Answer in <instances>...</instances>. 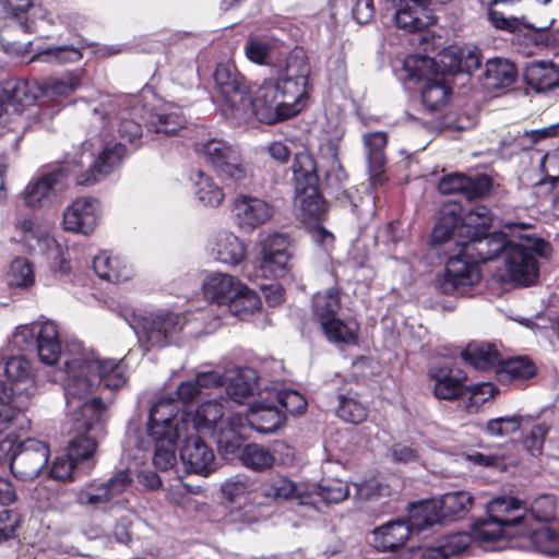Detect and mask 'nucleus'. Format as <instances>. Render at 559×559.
<instances>
[{"label": "nucleus", "mask_w": 559, "mask_h": 559, "mask_svg": "<svg viewBox=\"0 0 559 559\" xmlns=\"http://www.w3.org/2000/svg\"><path fill=\"white\" fill-rule=\"evenodd\" d=\"M258 384V374L253 368H238L229 378L226 393L236 403H242L253 393Z\"/></svg>", "instance_id": "nucleus-44"}, {"label": "nucleus", "mask_w": 559, "mask_h": 559, "mask_svg": "<svg viewBox=\"0 0 559 559\" xmlns=\"http://www.w3.org/2000/svg\"><path fill=\"white\" fill-rule=\"evenodd\" d=\"M155 442V450L153 463L155 467L166 471L173 467L176 463L175 445L177 440H168L162 438L160 440H153Z\"/></svg>", "instance_id": "nucleus-62"}, {"label": "nucleus", "mask_w": 559, "mask_h": 559, "mask_svg": "<svg viewBox=\"0 0 559 559\" xmlns=\"http://www.w3.org/2000/svg\"><path fill=\"white\" fill-rule=\"evenodd\" d=\"M311 491L314 493V502L320 497L326 503H338L348 497L349 487L341 479L323 478L319 483L317 490Z\"/></svg>", "instance_id": "nucleus-57"}, {"label": "nucleus", "mask_w": 559, "mask_h": 559, "mask_svg": "<svg viewBox=\"0 0 559 559\" xmlns=\"http://www.w3.org/2000/svg\"><path fill=\"white\" fill-rule=\"evenodd\" d=\"M403 69L409 79H429L437 75V61L421 55H409L403 61Z\"/></svg>", "instance_id": "nucleus-59"}, {"label": "nucleus", "mask_w": 559, "mask_h": 559, "mask_svg": "<svg viewBox=\"0 0 559 559\" xmlns=\"http://www.w3.org/2000/svg\"><path fill=\"white\" fill-rule=\"evenodd\" d=\"M213 78L217 90V108L231 123L235 117H242L246 112L240 105L249 88L247 81L230 61L218 63Z\"/></svg>", "instance_id": "nucleus-12"}, {"label": "nucleus", "mask_w": 559, "mask_h": 559, "mask_svg": "<svg viewBox=\"0 0 559 559\" xmlns=\"http://www.w3.org/2000/svg\"><path fill=\"white\" fill-rule=\"evenodd\" d=\"M4 373L16 388L17 397L14 401L21 407H28L31 397L36 393L37 388L33 376L31 362L22 356H12L4 365Z\"/></svg>", "instance_id": "nucleus-27"}, {"label": "nucleus", "mask_w": 559, "mask_h": 559, "mask_svg": "<svg viewBox=\"0 0 559 559\" xmlns=\"http://www.w3.org/2000/svg\"><path fill=\"white\" fill-rule=\"evenodd\" d=\"M230 211L239 228L252 231L271 219L274 206L262 198L240 193L233 199Z\"/></svg>", "instance_id": "nucleus-18"}, {"label": "nucleus", "mask_w": 559, "mask_h": 559, "mask_svg": "<svg viewBox=\"0 0 559 559\" xmlns=\"http://www.w3.org/2000/svg\"><path fill=\"white\" fill-rule=\"evenodd\" d=\"M254 483L246 476H235L222 486V493L229 502H241L253 490Z\"/></svg>", "instance_id": "nucleus-60"}, {"label": "nucleus", "mask_w": 559, "mask_h": 559, "mask_svg": "<svg viewBox=\"0 0 559 559\" xmlns=\"http://www.w3.org/2000/svg\"><path fill=\"white\" fill-rule=\"evenodd\" d=\"M224 405L217 400L201 403L194 413H182L181 425L185 432L210 433L218 443V435L227 430L228 417L223 420Z\"/></svg>", "instance_id": "nucleus-17"}, {"label": "nucleus", "mask_w": 559, "mask_h": 559, "mask_svg": "<svg viewBox=\"0 0 559 559\" xmlns=\"http://www.w3.org/2000/svg\"><path fill=\"white\" fill-rule=\"evenodd\" d=\"M340 307V292L336 288L319 292L312 298L313 316L326 338L332 343L353 344L357 340L358 324L354 320L336 318Z\"/></svg>", "instance_id": "nucleus-10"}, {"label": "nucleus", "mask_w": 559, "mask_h": 559, "mask_svg": "<svg viewBox=\"0 0 559 559\" xmlns=\"http://www.w3.org/2000/svg\"><path fill=\"white\" fill-rule=\"evenodd\" d=\"M292 168L295 179V189H304V187L309 188L313 185H318L319 178L316 162L308 152H298L295 155Z\"/></svg>", "instance_id": "nucleus-50"}, {"label": "nucleus", "mask_w": 559, "mask_h": 559, "mask_svg": "<svg viewBox=\"0 0 559 559\" xmlns=\"http://www.w3.org/2000/svg\"><path fill=\"white\" fill-rule=\"evenodd\" d=\"M462 358L479 370L498 368L500 360L499 352L489 343L472 342L462 352Z\"/></svg>", "instance_id": "nucleus-41"}, {"label": "nucleus", "mask_w": 559, "mask_h": 559, "mask_svg": "<svg viewBox=\"0 0 559 559\" xmlns=\"http://www.w3.org/2000/svg\"><path fill=\"white\" fill-rule=\"evenodd\" d=\"M197 200L205 206L217 207L225 199L223 189L212 177L199 170L191 176Z\"/></svg>", "instance_id": "nucleus-45"}, {"label": "nucleus", "mask_w": 559, "mask_h": 559, "mask_svg": "<svg viewBox=\"0 0 559 559\" xmlns=\"http://www.w3.org/2000/svg\"><path fill=\"white\" fill-rule=\"evenodd\" d=\"M262 493L274 500H297L298 506L306 509V516L317 513L314 493L305 483H295L285 476H273L263 484Z\"/></svg>", "instance_id": "nucleus-21"}, {"label": "nucleus", "mask_w": 559, "mask_h": 559, "mask_svg": "<svg viewBox=\"0 0 559 559\" xmlns=\"http://www.w3.org/2000/svg\"><path fill=\"white\" fill-rule=\"evenodd\" d=\"M82 48L83 46L76 47L72 45L48 47L45 50L38 51L32 58V61H41L56 64L78 62L83 57L81 51Z\"/></svg>", "instance_id": "nucleus-52"}, {"label": "nucleus", "mask_w": 559, "mask_h": 559, "mask_svg": "<svg viewBox=\"0 0 559 559\" xmlns=\"http://www.w3.org/2000/svg\"><path fill=\"white\" fill-rule=\"evenodd\" d=\"M84 70L67 71L60 76H50L40 82L41 96L59 99L72 95L82 86Z\"/></svg>", "instance_id": "nucleus-35"}, {"label": "nucleus", "mask_w": 559, "mask_h": 559, "mask_svg": "<svg viewBox=\"0 0 559 559\" xmlns=\"http://www.w3.org/2000/svg\"><path fill=\"white\" fill-rule=\"evenodd\" d=\"M11 344L20 352L36 346L39 360L47 366H53L61 355L59 332L50 320L19 325L12 334Z\"/></svg>", "instance_id": "nucleus-11"}, {"label": "nucleus", "mask_w": 559, "mask_h": 559, "mask_svg": "<svg viewBox=\"0 0 559 559\" xmlns=\"http://www.w3.org/2000/svg\"><path fill=\"white\" fill-rule=\"evenodd\" d=\"M437 500L421 501L412 504L408 511L407 523L413 531H424L443 522Z\"/></svg>", "instance_id": "nucleus-42"}, {"label": "nucleus", "mask_w": 559, "mask_h": 559, "mask_svg": "<svg viewBox=\"0 0 559 559\" xmlns=\"http://www.w3.org/2000/svg\"><path fill=\"white\" fill-rule=\"evenodd\" d=\"M338 406L335 409L336 416L350 424H360L367 418V407L355 396L338 395Z\"/></svg>", "instance_id": "nucleus-58"}, {"label": "nucleus", "mask_w": 559, "mask_h": 559, "mask_svg": "<svg viewBox=\"0 0 559 559\" xmlns=\"http://www.w3.org/2000/svg\"><path fill=\"white\" fill-rule=\"evenodd\" d=\"M524 76L533 88L539 92L559 88V69L552 63L534 61L526 66Z\"/></svg>", "instance_id": "nucleus-37"}, {"label": "nucleus", "mask_w": 559, "mask_h": 559, "mask_svg": "<svg viewBox=\"0 0 559 559\" xmlns=\"http://www.w3.org/2000/svg\"><path fill=\"white\" fill-rule=\"evenodd\" d=\"M131 484L128 471H119L107 481L88 484L78 492L76 500L82 506L97 508L122 493Z\"/></svg>", "instance_id": "nucleus-26"}, {"label": "nucleus", "mask_w": 559, "mask_h": 559, "mask_svg": "<svg viewBox=\"0 0 559 559\" xmlns=\"http://www.w3.org/2000/svg\"><path fill=\"white\" fill-rule=\"evenodd\" d=\"M413 530L405 520H393L372 531V545L382 551H394L409 538Z\"/></svg>", "instance_id": "nucleus-32"}, {"label": "nucleus", "mask_w": 559, "mask_h": 559, "mask_svg": "<svg viewBox=\"0 0 559 559\" xmlns=\"http://www.w3.org/2000/svg\"><path fill=\"white\" fill-rule=\"evenodd\" d=\"M504 254L506 277L511 283L526 287L537 281V257H549L550 246L540 238L526 239L524 243L510 242Z\"/></svg>", "instance_id": "nucleus-8"}, {"label": "nucleus", "mask_w": 559, "mask_h": 559, "mask_svg": "<svg viewBox=\"0 0 559 559\" xmlns=\"http://www.w3.org/2000/svg\"><path fill=\"white\" fill-rule=\"evenodd\" d=\"M224 384L222 374L216 371L198 372L194 379L181 382L177 388V395L183 403L192 402L195 397L206 394V390Z\"/></svg>", "instance_id": "nucleus-39"}, {"label": "nucleus", "mask_w": 559, "mask_h": 559, "mask_svg": "<svg viewBox=\"0 0 559 559\" xmlns=\"http://www.w3.org/2000/svg\"><path fill=\"white\" fill-rule=\"evenodd\" d=\"M531 542L534 547L548 556L559 555V527L542 526L531 532Z\"/></svg>", "instance_id": "nucleus-55"}, {"label": "nucleus", "mask_w": 559, "mask_h": 559, "mask_svg": "<svg viewBox=\"0 0 559 559\" xmlns=\"http://www.w3.org/2000/svg\"><path fill=\"white\" fill-rule=\"evenodd\" d=\"M37 10L32 0H0V20L19 21L26 33L35 29L28 14L35 15Z\"/></svg>", "instance_id": "nucleus-47"}, {"label": "nucleus", "mask_w": 559, "mask_h": 559, "mask_svg": "<svg viewBox=\"0 0 559 559\" xmlns=\"http://www.w3.org/2000/svg\"><path fill=\"white\" fill-rule=\"evenodd\" d=\"M362 141L366 148L371 179L377 181L381 175V168L385 163L384 147L388 143L386 134L381 131L366 133L362 135Z\"/></svg>", "instance_id": "nucleus-46"}, {"label": "nucleus", "mask_w": 559, "mask_h": 559, "mask_svg": "<svg viewBox=\"0 0 559 559\" xmlns=\"http://www.w3.org/2000/svg\"><path fill=\"white\" fill-rule=\"evenodd\" d=\"M289 241L286 236L274 234L267 236L261 243L260 270L265 277H281L288 270Z\"/></svg>", "instance_id": "nucleus-23"}, {"label": "nucleus", "mask_w": 559, "mask_h": 559, "mask_svg": "<svg viewBox=\"0 0 559 559\" xmlns=\"http://www.w3.org/2000/svg\"><path fill=\"white\" fill-rule=\"evenodd\" d=\"M185 124L181 109L174 105L165 106L151 115L148 130L166 135L176 134Z\"/></svg>", "instance_id": "nucleus-43"}, {"label": "nucleus", "mask_w": 559, "mask_h": 559, "mask_svg": "<svg viewBox=\"0 0 559 559\" xmlns=\"http://www.w3.org/2000/svg\"><path fill=\"white\" fill-rule=\"evenodd\" d=\"M487 227H472L466 241H457L463 250V255L473 259L477 264L486 263L506 252L510 242L506 234L492 233L483 235L481 229Z\"/></svg>", "instance_id": "nucleus-20"}, {"label": "nucleus", "mask_w": 559, "mask_h": 559, "mask_svg": "<svg viewBox=\"0 0 559 559\" xmlns=\"http://www.w3.org/2000/svg\"><path fill=\"white\" fill-rule=\"evenodd\" d=\"M451 94V87L444 80H430L428 79L421 90V99L424 106L433 111L443 106Z\"/></svg>", "instance_id": "nucleus-54"}, {"label": "nucleus", "mask_w": 559, "mask_h": 559, "mask_svg": "<svg viewBox=\"0 0 559 559\" xmlns=\"http://www.w3.org/2000/svg\"><path fill=\"white\" fill-rule=\"evenodd\" d=\"M194 150L224 180L241 182L250 176L241 150L233 143L213 138L195 143Z\"/></svg>", "instance_id": "nucleus-9"}, {"label": "nucleus", "mask_w": 559, "mask_h": 559, "mask_svg": "<svg viewBox=\"0 0 559 559\" xmlns=\"http://www.w3.org/2000/svg\"><path fill=\"white\" fill-rule=\"evenodd\" d=\"M531 426L530 432L523 438L522 443L525 450L533 456H537L543 451L545 438L550 430V424L542 420L528 425Z\"/></svg>", "instance_id": "nucleus-61"}, {"label": "nucleus", "mask_w": 559, "mask_h": 559, "mask_svg": "<svg viewBox=\"0 0 559 559\" xmlns=\"http://www.w3.org/2000/svg\"><path fill=\"white\" fill-rule=\"evenodd\" d=\"M462 48L450 46L443 49L437 61V74L457 73L461 72Z\"/></svg>", "instance_id": "nucleus-64"}, {"label": "nucleus", "mask_w": 559, "mask_h": 559, "mask_svg": "<svg viewBox=\"0 0 559 559\" xmlns=\"http://www.w3.org/2000/svg\"><path fill=\"white\" fill-rule=\"evenodd\" d=\"M116 99L106 97L99 106L93 108L92 124L94 131L99 135H110L115 132L117 124V133L121 140L130 143L134 142L142 134V128L139 122L131 118V112L127 109L119 110Z\"/></svg>", "instance_id": "nucleus-13"}, {"label": "nucleus", "mask_w": 559, "mask_h": 559, "mask_svg": "<svg viewBox=\"0 0 559 559\" xmlns=\"http://www.w3.org/2000/svg\"><path fill=\"white\" fill-rule=\"evenodd\" d=\"M488 518L476 521L472 533L459 532L444 536L439 545L448 559L467 551L472 540L485 550L501 549L504 539L523 534L522 522L526 520V507L514 497H498L487 504Z\"/></svg>", "instance_id": "nucleus-4"}, {"label": "nucleus", "mask_w": 559, "mask_h": 559, "mask_svg": "<svg viewBox=\"0 0 559 559\" xmlns=\"http://www.w3.org/2000/svg\"><path fill=\"white\" fill-rule=\"evenodd\" d=\"M63 365V368L53 371L51 381L61 384L66 403L72 409L94 401L102 402L99 397H88L98 385L118 390L128 381L123 359L102 358L95 350L85 348L81 343L72 345L71 354H66Z\"/></svg>", "instance_id": "nucleus-2"}, {"label": "nucleus", "mask_w": 559, "mask_h": 559, "mask_svg": "<svg viewBox=\"0 0 559 559\" xmlns=\"http://www.w3.org/2000/svg\"><path fill=\"white\" fill-rule=\"evenodd\" d=\"M491 180L486 175L467 177L464 174L453 173L443 176L438 185L441 194H463L467 200L480 198L490 189Z\"/></svg>", "instance_id": "nucleus-28"}, {"label": "nucleus", "mask_w": 559, "mask_h": 559, "mask_svg": "<svg viewBox=\"0 0 559 559\" xmlns=\"http://www.w3.org/2000/svg\"><path fill=\"white\" fill-rule=\"evenodd\" d=\"M518 71L508 59L493 58L486 62L483 74L484 86L488 90L508 87L516 80Z\"/></svg>", "instance_id": "nucleus-36"}, {"label": "nucleus", "mask_w": 559, "mask_h": 559, "mask_svg": "<svg viewBox=\"0 0 559 559\" xmlns=\"http://www.w3.org/2000/svg\"><path fill=\"white\" fill-rule=\"evenodd\" d=\"M308 74L309 68L302 60H290L281 78L264 80L253 92L248 88L240 105L246 112L235 117L231 124L252 119L274 124L298 114L307 96Z\"/></svg>", "instance_id": "nucleus-3"}, {"label": "nucleus", "mask_w": 559, "mask_h": 559, "mask_svg": "<svg viewBox=\"0 0 559 559\" xmlns=\"http://www.w3.org/2000/svg\"><path fill=\"white\" fill-rule=\"evenodd\" d=\"M207 251L215 260L229 265H237L247 254L246 245L230 231L217 233L209 242Z\"/></svg>", "instance_id": "nucleus-30"}, {"label": "nucleus", "mask_w": 559, "mask_h": 559, "mask_svg": "<svg viewBox=\"0 0 559 559\" xmlns=\"http://www.w3.org/2000/svg\"><path fill=\"white\" fill-rule=\"evenodd\" d=\"M7 283L12 288L27 289L35 284V273L32 264L24 258L11 262L7 273Z\"/></svg>", "instance_id": "nucleus-53"}, {"label": "nucleus", "mask_w": 559, "mask_h": 559, "mask_svg": "<svg viewBox=\"0 0 559 559\" xmlns=\"http://www.w3.org/2000/svg\"><path fill=\"white\" fill-rule=\"evenodd\" d=\"M16 228L22 233L23 241L29 250L47 254L57 259L61 250L57 241L50 236V225L35 216L20 219Z\"/></svg>", "instance_id": "nucleus-24"}, {"label": "nucleus", "mask_w": 559, "mask_h": 559, "mask_svg": "<svg viewBox=\"0 0 559 559\" xmlns=\"http://www.w3.org/2000/svg\"><path fill=\"white\" fill-rule=\"evenodd\" d=\"M492 222L490 210L485 204L472 205L464 217L457 204H448L441 207L438 221L432 229V237H441L442 227L451 228L457 236L468 234L472 227H489Z\"/></svg>", "instance_id": "nucleus-14"}, {"label": "nucleus", "mask_w": 559, "mask_h": 559, "mask_svg": "<svg viewBox=\"0 0 559 559\" xmlns=\"http://www.w3.org/2000/svg\"><path fill=\"white\" fill-rule=\"evenodd\" d=\"M48 445L36 439H26L19 442L17 452L11 457L12 475L23 481L35 479L49 459Z\"/></svg>", "instance_id": "nucleus-16"}, {"label": "nucleus", "mask_w": 559, "mask_h": 559, "mask_svg": "<svg viewBox=\"0 0 559 559\" xmlns=\"http://www.w3.org/2000/svg\"><path fill=\"white\" fill-rule=\"evenodd\" d=\"M0 88L13 112H19L22 108L34 104L37 97L41 95L40 82L38 81L17 80L8 82Z\"/></svg>", "instance_id": "nucleus-34"}, {"label": "nucleus", "mask_w": 559, "mask_h": 559, "mask_svg": "<svg viewBox=\"0 0 559 559\" xmlns=\"http://www.w3.org/2000/svg\"><path fill=\"white\" fill-rule=\"evenodd\" d=\"M295 206L304 221L322 219L326 213V203L319 193L318 185L295 189Z\"/></svg>", "instance_id": "nucleus-38"}, {"label": "nucleus", "mask_w": 559, "mask_h": 559, "mask_svg": "<svg viewBox=\"0 0 559 559\" xmlns=\"http://www.w3.org/2000/svg\"><path fill=\"white\" fill-rule=\"evenodd\" d=\"M180 459L188 472L207 476L214 469V452L193 431L183 432Z\"/></svg>", "instance_id": "nucleus-25"}, {"label": "nucleus", "mask_w": 559, "mask_h": 559, "mask_svg": "<svg viewBox=\"0 0 559 559\" xmlns=\"http://www.w3.org/2000/svg\"><path fill=\"white\" fill-rule=\"evenodd\" d=\"M99 221V205L96 199L81 197L69 204L62 215V228L66 231L91 235Z\"/></svg>", "instance_id": "nucleus-22"}, {"label": "nucleus", "mask_w": 559, "mask_h": 559, "mask_svg": "<svg viewBox=\"0 0 559 559\" xmlns=\"http://www.w3.org/2000/svg\"><path fill=\"white\" fill-rule=\"evenodd\" d=\"M532 421L530 415H510L489 419L486 424L485 431L488 436L495 438L508 437L521 428L528 427Z\"/></svg>", "instance_id": "nucleus-51"}, {"label": "nucleus", "mask_w": 559, "mask_h": 559, "mask_svg": "<svg viewBox=\"0 0 559 559\" xmlns=\"http://www.w3.org/2000/svg\"><path fill=\"white\" fill-rule=\"evenodd\" d=\"M127 150L120 142L86 140L80 159L45 173L25 187L23 201L31 209L50 206L61 192L64 181L72 177L76 185L91 186L109 175L126 157Z\"/></svg>", "instance_id": "nucleus-1"}, {"label": "nucleus", "mask_w": 559, "mask_h": 559, "mask_svg": "<svg viewBox=\"0 0 559 559\" xmlns=\"http://www.w3.org/2000/svg\"><path fill=\"white\" fill-rule=\"evenodd\" d=\"M236 292L237 296H233L230 302L226 306L228 311L240 320L248 319L261 307V300L258 294L248 288L245 284Z\"/></svg>", "instance_id": "nucleus-49"}, {"label": "nucleus", "mask_w": 559, "mask_h": 559, "mask_svg": "<svg viewBox=\"0 0 559 559\" xmlns=\"http://www.w3.org/2000/svg\"><path fill=\"white\" fill-rule=\"evenodd\" d=\"M437 502L444 521L464 516L473 504V497L468 491H452L444 493Z\"/></svg>", "instance_id": "nucleus-48"}, {"label": "nucleus", "mask_w": 559, "mask_h": 559, "mask_svg": "<svg viewBox=\"0 0 559 559\" xmlns=\"http://www.w3.org/2000/svg\"><path fill=\"white\" fill-rule=\"evenodd\" d=\"M240 460L246 467L257 472L270 468L274 463L270 451L257 443L247 444L241 450Z\"/></svg>", "instance_id": "nucleus-56"}, {"label": "nucleus", "mask_w": 559, "mask_h": 559, "mask_svg": "<svg viewBox=\"0 0 559 559\" xmlns=\"http://www.w3.org/2000/svg\"><path fill=\"white\" fill-rule=\"evenodd\" d=\"M181 419L182 414L179 416L177 404L173 400H159L150 411L147 436L152 440H178L185 432Z\"/></svg>", "instance_id": "nucleus-19"}, {"label": "nucleus", "mask_w": 559, "mask_h": 559, "mask_svg": "<svg viewBox=\"0 0 559 559\" xmlns=\"http://www.w3.org/2000/svg\"><path fill=\"white\" fill-rule=\"evenodd\" d=\"M557 501L552 495H540L533 500L530 513L533 519L540 522H549L555 519Z\"/></svg>", "instance_id": "nucleus-63"}, {"label": "nucleus", "mask_w": 559, "mask_h": 559, "mask_svg": "<svg viewBox=\"0 0 559 559\" xmlns=\"http://www.w3.org/2000/svg\"><path fill=\"white\" fill-rule=\"evenodd\" d=\"M139 342L146 348L174 343L183 330L186 317L174 312L132 313L127 320Z\"/></svg>", "instance_id": "nucleus-7"}, {"label": "nucleus", "mask_w": 559, "mask_h": 559, "mask_svg": "<svg viewBox=\"0 0 559 559\" xmlns=\"http://www.w3.org/2000/svg\"><path fill=\"white\" fill-rule=\"evenodd\" d=\"M285 421V415L273 405L254 404L243 416L234 413L228 416L227 430L218 435V447L226 453H233L252 428L261 433H272Z\"/></svg>", "instance_id": "nucleus-6"}, {"label": "nucleus", "mask_w": 559, "mask_h": 559, "mask_svg": "<svg viewBox=\"0 0 559 559\" xmlns=\"http://www.w3.org/2000/svg\"><path fill=\"white\" fill-rule=\"evenodd\" d=\"M241 282L227 273L215 272L206 275L203 281V294L205 298L219 306H227L233 296H237L236 292Z\"/></svg>", "instance_id": "nucleus-31"}, {"label": "nucleus", "mask_w": 559, "mask_h": 559, "mask_svg": "<svg viewBox=\"0 0 559 559\" xmlns=\"http://www.w3.org/2000/svg\"><path fill=\"white\" fill-rule=\"evenodd\" d=\"M536 367L534 362L524 356L512 357L501 360L496 369L497 378L500 382H522L534 377Z\"/></svg>", "instance_id": "nucleus-40"}, {"label": "nucleus", "mask_w": 559, "mask_h": 559, "mask_svg": "<svg viewBox=\"0 0 559 559\" xmlns=\"http://www.w3.org/2000/svg\"><path fill=\"white\" fill-rule=\"evenodd\" d=\"M480 277L478 264L473 259L465 258L460 248V252L447 261L444 272L437 280V287L443 294L464 295Z\"/></svg>", "instance_id": "nucleus-15"}, {"label": "nucleus", "mask_w": 559, "mask_h": 559, "mask_svg": "<svg viewBox=\"0 0 559 559\" xmlns=\"http://www.w3.org/2000/svg\"><path fill=\"white\" fill-rule=\"evenodd\" d=\"M428 377L438 400L454 401L465 394L466 377L459 370L449 367H431Z\"/></svg>", "instance_id": "nucleus-29"}, {"label": "nucleus", "mask_w": 559, "mask_h": 559, "mask_svg": "<svg viewBox=\"0 0 559 559\" xmlns=\"http://www.w3.org/2000/svg\"><path fill=\"white\" fill-rule=\"evenodd\" d=\"M66 407L75 432L67 448L68 456L78 463L87 462L96 452L98 438L104 435L105 405L94 401L78 409H72L67 403Z\"/></svg>", "instance_id": "nucleus-5"}, {"label": "nucleus", "mask_w": 559, "mask_h": 559, "mask_svg": "<svg viewBox=\"0 0 559 559\" xmlns=\"http://www.w3.org/2000/svg\"><path fill=\"white\" fill-rule=\"evenodd\" d=\"M93 269L99 278L115 284L126 282L133 275L127 261L109 251H102L94 258Z\"/></svg>", "instance_id": "nucleus-33"}]
</instances>
